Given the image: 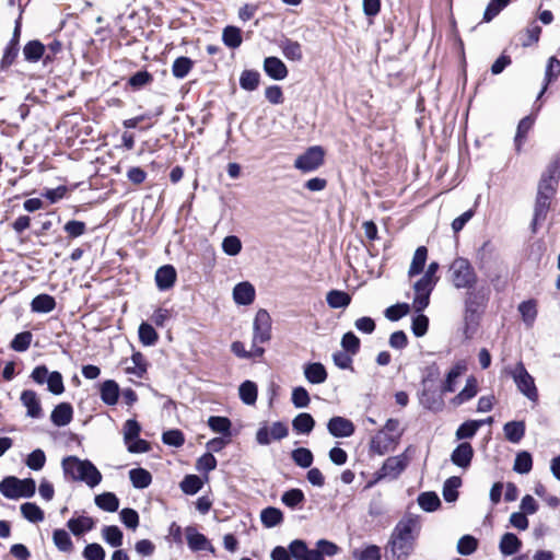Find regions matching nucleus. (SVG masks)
<instances>
[{"label":"nucleus","mask_w":560,"mask_h":560,"mask_svg":"<svg viewBox=\"0 0 560 560\" xmlns=\"http://www.w3.org/2000/svg\"><path fill=\"white\" fill-rule=\"evenodd\" d=\"M422 529L421 517L408 513L395 525L384 548L385 560H408Z\"/></svg>","instance_id":"nucleus-1"},{"label":"nucleus","mask_w":560,"mask_h":560,"mask_svg":"<svg viewBox=\"0 0 560 560\" xmlns=\"http://www.w3.org/2000/svg\"><path fill=\"white\" fill-rule=\"evenodd\" d=\"M61 465L65 475L73 481L85 482L90 488L96 487L102 481L101 472L90 460L68 456L62 459Z\"/></svg>","instance_id":"nucleus-2"},{"label":"nucleus","mask_w":560,"mask_h":560,"mask_svg":"<svg viewBox=\"0 0 560 560\" xmlns=\"http://www.w3.org/2000/svg\"><path fill=\"white\" fill-rule=\"evenodd\" d=\"M404 434V429L398 419H388L383 427L370 442V448L377 455H384L394 451L399 444Z\"/></svg>","instance_id":"nucleus-3"},{"label":"nucleus","mask_w":560,"mask_h":560,"mask_svg":"<svg viewBox=\"0 0 560 560\" xmlns=\"http://www.w3.org/2000/svg\"><path fill=\"white\" fill-rule=\"evenodd\" d=\"M410 447H408L404 453L390 456L388 457L381 469L376 472L375 480L370 481L366 485V488L373 487L376 482H378L382 479L388 478V479H397L401 472L407 468L410 462V457L408 456V451Z\"/></svg>","instance_id":"nucleus-4"},{"label":"nucleus","mask_w":560,"mask_h":560,"mask_svg":"<svg viewBox=\"0 0 560 560\" xmlns=\"http://www.w3.org/2000/svg\"><path fill=\"white\" fill-rule=\"evenodd\" d=\"M450 273L452 282L457 289H470L477 282V276L470 262L462 257L452 262Z\"/></svg>","instance_id":"nucleus-5"},{"label":"nucleus","mask_w":560,"mask_h":560,"mask_svg":"<svg viewBox=\"0 0 560 560\" xmlns=\"http://www.w3.org/2000/svg\"><path fill=\"white\" fill-rule=\"evenodd\" d=\"M560 179V160L548 164L538 183L537 195L553 198Z\"/></svg>","instance_id":"nucleus-6"},{"label":"nucleus","mask_w":560,"mask_h":560,"mask_svg":"<svg viewBox=\"0 0 560 560\" xmlns=\"http://www.w3.org/2000/svg\"><path fill=\"white\" fill-rule=\"evenodd\" d=\"M31 378L38 385L47 384L48 390L54 395H61L65 392L62 375L57 372H49L46 365L36 366Z\"/></svg>","instance_id":"nucleus-7"},{"label":"nucleus","mask_w":560,"mask_h":560,"mask_svg":"<svg viewBox=\"0 0 560 560\" xmlns=\"http://www.w3.org/2000/svg\"><path fill=\"white\" fill-rule=\"evenodd\" d=\"M512 377L517 389L526 396L530 401L537 404L538 390L533 376L527 372L523 363H517L512 371Z\"/></svg>","instance_id":"nucleus-8"},{"label":"nucleus","mask_w":560,"mask_h":560,"mask_svg":"<svg viewBox=\"0 0 560 560\" xmlns=\"http://www.w3.org/2000/svg\"><path fill=\"white\" fill-rule=\"evenodd\" d=\"M271 339V317L269 313L260 308L257 311L253 323V343L256 347Z\"/></svg>","instance_id":"nucleus-9"},{"label":"nucleus","mask_w":560,"mask_h":560,"mask_svg":"<svg viewBox=\"0 0 560 560\" xmlns=\"http://www.w3.org/2000/svg\"><path fill=\"white\" fill-rule=\"evenodd\" d=\"M324 163V150L315 145L308 148L303 154L299 155L294 162V167L304 172H313Z\"/></svg>","instance_id":"nucleus-10"},{"label":"nucleus","mask_w":560,"mask_h":560,"mask_svg":"<svg viewBox=\"0 0 560 560\" xmlns=\"http://www.w3.org/2000/svg\"><path fill=\"white\" fill-rule=\"evenodd\" d=\"M289 434L287 424L281 421L273 422L270 427L266 423L256 432V441L259 445H268L273 440H282Z\"/></svg>","instance_id":"nucleus-11"},{"label":"nucleus","mask_w":560,"mask_h":560,"mask_svg":"<svg viewBox=\"0 0 560 560\" xmlns=\"http://www.w3.org/2000/svg\"><path fill=\"white\" fill-rule=\"evenodd\" d=\"M433 288V285H431L430 283H425V281L418 280L415 283V298L412 302V307L417 313H421L429 305L430 294Z\"/></svg>","instance_id":"nucleus-12"},{"label":"nucleus","mask_w":560,"mask_h":560,"mask_svg":"<svg viewBox=\"0 0 560 560\" xmlns=\"http://www.w3.org/2000/svg\"><path fill=\"white\" fill-rule=\"evenodd\" d=\"M327 429L335 438H349L354 433V424L343 417H332L327 423Z\"/></svg>","instance_id":"nucleus-13"},{"label":"nucleus","mask_w":560,"mask_h":560,"mask_svg":"<svg viewBox=\"0 0 560 560\" xmlns=\"http://www.w3.org/2000/svg\"><path fill=\"white\" fill-rule=\"evenodd\" d=\"M185 535L187 539L188 547L192 551H200V550H209L211 552L214 551L213 546L208 540V538L199 533L194 526H188L185 528Z\"/></svg>","instance_id":"nucleus-14"},{"label":"nucleus","mask_w":560,"mask_h":560,"mask_svg":"<svg viewBox=\"0 0 560 560\" xmlns=\"http://www.w3.org/2000/svg\"><path fill=\"white\" fill-rule=\"evenodd\" d=\"M21 402L26 408V416L38 419L43 416L40 401L37 394L32 389H25L21 394Z\"/></svg>","instance_id":"nucleus-15"},{"label":"nucleus","mask_w":560,"mask_h":560,"mask_svg":"<svg viewBox=\"0 0 560 560\" xmlns=\"http://www.w3.org/2000/svg\"><path fill=\"white\" fill-rule=\"evenodd\" d=\"M292 557L296 560H324L317 549H308L305 541L295 539L289 545Z\"/></svg>","instance_id":"nucleus-16"},{"label":"nucleus","mask_w":560,"mask_h":560,"mask_svg":"<svg viewBox=\"0 0 560 560\" xmlns=\"http://www.w3.org/2000/svg\"><path fill=\"white\" fill-rule=\"evenodd\" d=\"M255 296V288L248 281L240 282L233 289V300L237 305H250Z\"/></svg>","instance_id":"nucleus-17"},{"label":"nucleus","mask_w":560,"mask_h":560,"mask_svg":"<svg viewBox=\"0 0 560 560\" xmlns=\"http://www.w3.org/2000/svg\"><path fill=\"white\" fill-rule=\"evenodd\" d=\"M472 456V446L468 442H463L452 452L451 460L454 465L467 469L470 466Z\"/></svg>","instance_id":"nucleus-18"},{"label":"nucleus","mask_w":560,"mask_h":560,"mask_svg":"<svg viewBox=\"0 0 560 560\" xmlns=\"http://www.w3.org/2000/svg\"><path fill=\"white\" fill-rule=\"evenodd\" d=\"M264 71L269 78L277 81H281L288 77V68L278 57L265 58Z\"/></svg>","instance_id":"nucleus-19"},{"label":"nucleus","mask_w":560,"mask_h":560,"mask_svg":"<svg viewBox=\"0 0 560 560\" xmlns=\"http://www.w3.org/2000/svg\"><path fill=\"white\" fill-rule=\"evenodd\" d=\"M176 277V270L172 265L162 266L155 272L156 287L161 291L168 290L174 285Z\"/></svg>","instance_id":"nucleus-20"},{"label":"nucleus","mask_w":560,"mask_h":560,"mask_svg":"<svg viewBox=\"0 0 560 560\" xmlns=\"http://www.w3.org/2000/svg\"><path fill=\"white\" fill-rule=\"evenodd\" d=\"M467 371V363L465 360L457 361L446 375L442 385V393H453L456 388V381Z\"/></svg>","instance_id":"nucleus-21"},{"label":"nucleus","mask_w":560,"mask_h":560,"mask_svg":"<svg viewBox=\"0 0 560 560\" xmlns=\"http://www.w3.org/2000/svg\"><path fill=\"white\" fill-rule=\"evenodd\" d=\"M478 393V382L474 376L466 380L465 387L451 400V405L458 407L471 400Z\"/></svg>","instance_id":"nucleus-22"},{"label":"nucleus","mask_w":560,"mask_h":560,"mask_svg":"<svg viewBox=\"0 0 560 560\" xmlns=\"http://www.w3.org/2000/svg\"><path fill=\"white\" fill-rule=\"evenodd\" d=\"M73 409L70 404L61 402L55 407L51 412L50 419L57 427H65L72 420Z\"/></svg>","instance_id":"nucleus-23"},{"label":"nucleus","mask_w":560,"mask_h":560,"mask_svg":"<svg viewBox=\"0 0 560 560\" xmlns=\"http://www.w3.org/2000/svg\"><path fill=\"white\" fill-rule=\"evenodd\" d=\"M304 376L312 384H322L327 380V371L319 362L304 365Z\"/></svg>","instance_id":"nucleus-24"},{"label":"nucleus","mask_w":560,"mask_h":560,"mask_svg":"<svg viewBox=\"0 0 560 560\" xmlns=\"http://www.w3.org/2000/svg\"><path fill=\"white\" fill-rule=\"evenodd\" d=\"M552 198L537 195L534 208V219L532 222L533 230H536V225L544 222L547 218V213L550 209V202Z\"/></svg>","instance_id":"nucleus-25"},{"label":"nucleus","mask_w":560,"mask_h":560,"mask_svg":"<svg viewBox=\"0 0 560 560\" xmlns=\"http://www.w3.org/2000/svg\"><path fill=\"white\" fill-rule=\"evenodd\" d=\"M522 541L513 533H505L500 540L499 549L503 556H512L520 551Z\"/></svg>","instance_id":"nucleus-26"},{"label":"nucleus","mask_w":560,"mask_h":560,"mask_svg":"<svg viewBox=\"0 0 560 560\" xmlns=\"http://www.w3.org/2000/svg\"><path fill=\"white\" fill-rule=\"evenodd\" d=\"M95 523L90 516H79L70 518L67 523L68 528L74 536L83 535L86 532L93 529Z\"/></svg>","instance_id":"nucleus-27"},{"label":"nucleus","mask_w":560,"mask_h":560,"mask_svg":"<svg viewBox=\"0 0 560 560\" xmlns=\"http://www.w3.org/2000/svg\"><path fill=\"white\" fill-rule=\"evenodd\" d=\"M119 386L113 380H107L101 385V399L106 405L113 406L118 401Z\"/></svg>","instance_id":"nucleus-28"},{"label":"nucleus","mask_w":560,"mask_h":560,"mask_svg":"<svg viewBox=\"0 0 560 560\" xmlns=\"http://www.w3.org/2000/svg\"><path fill=\"white\" fill-rule=\"evenodd\" d=\"M52 541L60 552L71 553L73 551V542L70 534L65 529H55L52 533Z\"/></svg>","instance_id":"nucleus-29"},{"label":"nucleus","mask_w":560,"mask_h":560,"mask_svg":"<svg viewBox=\"0 0 560 560\" xmlns=\"http://www.w3.org/2000/svg\"><path fill=\"white\" fill-rule=\"evenodd\" d=\"M292 427L299 434H310L315 427V420L310 413L302 412L293 419Z\"/></svg>","instance_id":"nucleus-30"},{"label":"nucleus","mask_w":560,"mask_h":560,"mask_svg":"<svg viewBox=\"0 0 560 560\" xmlns=\"http://www.w3.org/2000/svg\"><path fill=\"white\" fill-rule=\"evenodd\" d=\"M56 307L55 299L49 294H39L32 300L31 308L35 313H50Z\"/></svg>","instance_id":"nucleus-31"},{"label":"nucleus","mask_w":560,"mask_h":560,"mask_svg":"<svg viewBox=\"0 0 560 560\" xmlns=\"http://www.w3.org/2000/svg\"><path fill=\"white\" fill-rule=\"evenodd\" d=\"M503 431L508 441L518 443L525 434V424L523 421H511L504 424Z\"/></svg>","instance_id":"nucleus-32"},{"label":"nucleus","mask_w":560,"mask_h":560,"mask_svg":"<svg viewBox=\"0 0 560 560\" xmlns=\"http://www.w3.org/2000/svg\"><path fill=\"white\" fill-rule=\"evenodd\" d=\"M96 506L106 512H116L119 508V500L113 492H104L95 497Z\"/></svg>","instance_id":"nucleus-33"},{"label":"nucleus","mask_w":560,"mask_h":560,"mask_svg":"<svg viewBox=\"0 0 560 560\" xmlns=\"http://www.w3.org/2000/svg\"><path fill=\"white\" fill-rule=\"evenodd\" d=\"M518 312L527 327H533L537 317V303L535 300H527L518 305Z\"/></svg>","instance_id":"nucleus-34"},{"label":"nucleus","mask_w":560,"mask_h":560,"mask_svg":"<svg viewBox=\"0 0 560 560\" xmlns=\"http://www.w3.org/2000/svg\"><path fill=\"white\" fill-rule=\"evenodd\" d=\"M326 302L331 308H346L351 302V296L341 290H330L326 295Z\"/></svg>","instance_id":"nucleus-35"},{"label":"nucleus","mask_w":560,"mask_h":560,"mask_svg":"<svg viewBox=\"0 0 560 560\" xmlns=\"http://www.w3.org/2000/svg\"><path fill=\"white\" fill-rule=\"evenodd\" d=\"M257 385L252 381H245L238 387L240 398L245 405H255L257 400Z\"/></svg>","instance_id":"nucleus-36"},{"label":"nucleus","mask_w":560,"mask_h":560,"mask_svg":"<svg viewBox=\"0 0 560 560\" xmlns=\"http://www.w3.org/2000/svg\"><path fill=\"white\" fill-rule=\"evenodd\" d=\"M132 486L137 489L148 488L152 482L151 474L144 468H133L129 471Z\"/></svg>","instance_id":"nucleus-37"},{"label":"nucleus","mask_w":560,"mask_h":560,"mask_svg":"<svg viewBox=\"0 0 560 560\" xmlns=\"http://www.w3.org/2000/svg\"><path fill=\"white\" fill-rule=\"evenodd\" d=\"M560 75V60H558L556 57H550L548 59L546 70H545V84L538 95L540 97L545 91L547 90V86L549 83L557 80V78Z\"/></svg>","instance_id":"nucleus-38"},{"label":"nucleus","mask_w":560,"mask_h":560,"mask_svg":"<svg viewBox=\"0 0 560 560\" xmlns=\"http://www.w3.org/2000/svg\"><path fill=\"white\" fill-rule=\"evenodd\" d=\"M20 485H18V478L9 476L0 481V493L11 500L19 499Z\"/></svg>","instance_id":"nucleus-39"},{"label":"nucleus","mask_w":560,"mask_h":560,"mask_svg":"<svg viewBox=\"0 0 560 560\" xmlns=\"http://www.w3.org/2000/svg\"><path fill=\"white\" fill-rule=\"evenodd\" d=\"M419 506L425 512H434L441 506V500L435 492L428 491L419 494Z\"/></svg>","instance_id":"nucleus-40"},{"label":"nucleus","mask_w":560,"mask_h":560,"mask_svg":"<svg viewBox=\"0 0 560 560\" xmlns=\"http://www.w3.org/2000/svg\"><path fill=\"white\" fill-rule=\"evenodd\" d=\"M427 256L428 250L424 246H420L416 249L408 271L409 277H413L422 272L427 261Z\"/></svg>","instance_id":"nucleus-41"},{"label":"nucleus","mask_w":560,"mask_h":560,"mask_svg":"<svg viewBox=\"0 0 560 560\" xmlns=\"http://www.w3.org/2000/svg\"><path fill=\"white\" fill-rule=\"evenodd\" d=\"M231 349L235 355L244 359L262 357L265 352V349L262 347H256L253 342L249 351L245 350V346L241 341H234L231 346Z\"/></svg>","instance_id":"nucleus-42"},{"label":"nucleus","mask_w":560,"mask_h":560,"mask_svg":"<svg viewBox=\"0 0 560 560\" xmlns=\"http://www.w3.org/2000/svg\"><path fill=\"white\" fill-rule=\"evenodd\" d=\"M194 61L188 57H178L172 65V74L176 79H184L192 69Z\"/></svg>","instance_id":"nucleus-43"},{"label":"nucleus","mask_w":560,"mask_h":560,"mask_svg":"<svg viewBox=\"0 0 560 560\" xmlns=\"http://www.w3.org/2000/svg\"><path fill=\"white\" fill-rule=\"evenodd\" d=\"M283 56L292 61H300L303 57L300 43L285 39L280 45Z\"/></svg>","instance_id":"nucleus-44"},{"label":"nucleus","mask_w":560,"mask_h":560,"mask_svg":"<svg viewBox=\"0 0 560 560\" xmlns=\"http://www.w3.org/2000/svg\"><path fill=\"white\" fill-rule=\"evenodd\" d=\"M139 340L143 346L150 347L158 342L159 335L152 325L148 323H141L138 329Z\"/></svg>","instance_id":"nucleus-45"},{"label":"nucleus","mask_w":560,"mask_h":560,"mask_svg":"<svg viewBox=\"0 0 560 560\" xmlns=\"http://www.w3.org/2000/svg\"><path fill=\"white\" fill-rule=\"evenodd\" d=\"M103 539L112 547H120L122 545V532L118 526L108 525L102 529Z\"/></svg>","instance_id":"nucleus-46"},{"label":"nucleus","mask_w":560,"mask_h":560,"mask_svg":"<svg viewBox=\"0 0 560 560\" xmlns=\"http://www.w3.org/2000/svg\"><path fill=\"white\" fill-rule=\"evenodd\" d=\"M24 518L32 523H38L44 520L43 510L33 502L23 503L20 508Z\"/></svg>","instance_id":"nucleus-47"},{"label":"nucleus","mask_w":560,"mask_h":560,"mask_svg":"<svg viewBox=\"0 0 560 560\" xmlns=\"http://www.w3.org/2000/svg\"><path fill=\"white\" fill-rule=\"evenodd\" d=\"M292 460L301 468H310L313 464V453L306 447H298L291 453Z\"/></svg>","instance_id":"nucleus-48"},{"label":"nucleus","mask_w":560,"mask_h":560,"mask_svg":"<svg viewBox=\"0 0 560 560\" xmlns=\"http://www.w3.org/2000/svg\"><path fill=\"white\" fill-rule=\"evenodd\" d=\"M261 523L270 528L280 524L283 520L282 512L277 508H266L260 514Z\"/></svg>","instance_id":"nucleus-49"},{"label":"nucleus","mask_w":560,"mask_h":560,"mask_svg":"<svg viewBox=\"0 0 560 560\" xmlns=\"http://www.w3.org/2000/svg\"><path fill=\"white\" fill-rule=\"evenodd\" d=\"M231 421L226 417L212 416L208 419L209 428L217 433H221L225 436L231 435Z\"/></svg>","instance_id":"nucleus-50"},{"label":"nucleus","mask_w":560,"mask_h":560,"mask_svg":"<svg viewBox=\"0 0 560 560\" xmlns=\"http://www.w3.org/2000/svg\"><path fill=\"white\" fill-rule=\"evenodd\" d=\"M481 425H483V421L468 420L458 427L456 438L458 440L470 439Z\"/></svg>","instance_id":"nucleus-51"},{"label":"nucleus","mask_w":560,"mask_h":560,"mask_svg":"<svg viewBox=\"0 0 560 560\" xmlns=\"http://www.w3.org/2000/svg\"><path fill=\"white\" fill-rule=\"evenodd\" d=\"M223 43L230 48H237L242 44L241 30L235 26H226L222 34Z\"/></svg>","instance_id":"nucleus-52"},{"label":"nucleus","mask_w":560,"mask_h":560,"mask_svg":"<svg viewBox=\"0 0 560 560\" xmlns=\"http://www.w3.org/2000/svg\"><path fill=\"white\" fill-rule=\"evenodd\" d=\"M44 51L45 47L38 40L28 42L23 49L25 59L32 62L38 61L42 58Z\"/></svg>","instance_id":"nucleus-53"},{"label":"nucleus","mask_w":560,"mask_h":560,"mask_svg":"<svg viewBox=\"0 0 560 560\" xmlns=\"http://www.w3.org/2000/svg\"><path fill=\"white\" fill-rule=\"evenodd\" d=\"M478 540L471 535H464L457 541V552L462 556H469L477 550Z\"/></svg>","instance_id":"nucleus-54"},{"label":"nucleus","mask_w":560,"mask_h":560,"mask_svg":"<svg viewBox=\"0 0 560 560\" xmlns=\"http://www.w3.org/2000/svg\"><path fill=\"white\" fill-rule=\"evenodd\" d=\"M460 483L462 481L459 477H451L444 482L443 498L446 502H454L457 499V489L460 486Z\"/></svg>","instance_id":"nucleus-55"},{"label":"nucleus","mask_w":560,"mask_h":560,"mask_svg":"<svg viewBox=\"0 0 560 560\" xmlns=\"http://www.w3.org/2000/svg\"><path fill=\"white\" fill-rule=\"evenodd\" d=\"M46 464V455L43 450L36 448L25 459V465L35 471L43 469Z\"/></svg>","instance_id":"nucleus-56"},{"label":"nucleus","mask_w":560,"mask_h":560,"mask_svg":"<svg viewBox=\"0 0 560 560\" xmlns=\"http://www.w3.org/2000/svg\"><path fill=\"white\" fill-rule=\"evenodd\" d=\"M304 500L305 495L301 489L288 490L281 497L282 503L290 509H294L298 505L302 504Z\"/></svg>","instance_id":"nucleus-57"},{"label":"nucleus","mask_w":560,"mask_h":560,"mask_svg":"<svg viewBox=\"0 0 560 560\" xmlns=\"http://www.w3.org/2000/svg\"><path fill=\"white\" fill-rule=\"evenodd\" d=\"M534 125V119L529 116L524 117L517 126V131L515 136V147L516 150L520 151L521 147L526 138V133L530 130Z\"/></svg>","instance_id":"nucleus-58"},{"label":"nucleus","mask_w":560,"mask_h":560,"mask_svg":"<svg viewBox=\"0 0 560 560\" xmlns=\"http://www.w3.org/2000/svg\"><path fill=\"white\" fill-rule=\"evenodd\" d=\"M259 84V73L253 70H245L240 78V85L246 91H254Z\"/></svg>","instance_id":"nucleus-59"},{"label":"nucleus","mask_w":560,"mask_h":560,"mask_svg":"<svg viewBox=\"0 0 560 560\" xmlns=\"http://www.w3.org/2000/svg\"><path fill=\"white\" fill-rule=\"evenodd\" d=\"M32 339H33V335L30 331L20 332L18 335H15V337L11 341L10 347L14 351L24 352L30 348Z\"/></svg>","instance_id":"nucleus-60"},{"label":"nucleus","mask_w":560,"mask_h":560,"mask_svg":"<svg viewBox=\"0 0 560 560\" xmlns=\"http://www.w3.org/2000/svg\"><path fill=\"white\" fill-rule=\"evenodd\" d=\"M533 466V459L529 453L521 452L516 455L513 469L518 474H527Z\"/></svg>","instance_id":"nucleus-61"},{"label":"nucleus","mask_w":560,"mask_h":560,"mask_svg":"<svg viewBox=\"0 0 560 560\" xmlns=\"http://www.w3.org/2000/svg\"><path fill=\"white\" fill-rule=\"evenodd\" d=\"M222 250L229 256H236L242 250V242L235 235H229L222 241Z\"/></svg>","instance_id":"nucleus-62"},{"label":"nucleus","mask_w":560,"mask_h":560,"mask_svg":"<svg viewBox=\"0 0 560 560\" xmlns=\"http://www.w3.org/2000/svg\"><path fill=\"white\" fill-rule=\"evenodd\" d=\"M353 558L357 560H381V548L370 545L362 550H354Z\"/></svg>","instance_id":"nucleus-63"},{"label":"nucleus","mask_w":560,"mask_h":560,"mask_svg":"<svg viewBox=\"0 0 560 560\" xmlns=\"http://www.w3.org/2000/svg\"><path fill=\"white\" fill-rule=\"evenodd\" d=\"M82 555L85 560L105 559V550L100 544L96 542L86 545Z\"/></svg>","instance_id":"nucleus-64"}]
</instances>
